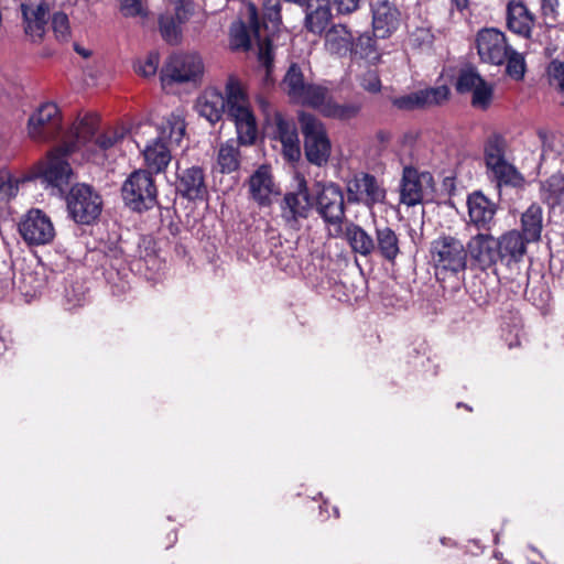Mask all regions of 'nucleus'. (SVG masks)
<instances>
[{
	"mask_svg": "<svg viewBox=\"0 0 564 564\" xmlns=\"http://www.w3.org/2000/svg\"><path fill=\"white\" fill-rule=\"evenodd\" d=\"M122 198L132 210L143 212L156 204L158 191L149 171H135L124 181Z\"/></svg>",
	"mask_w": 564,
	"mask_h": 564,
	"instance_id": "nucleus-11",
	"label": "nucleus"
},
{
	"mask_svg": "<svg viewBox=\"0 0 564 564\" xmlns=\"http://www.w3.org/2000/svg\"><path fill=\"white\" fill-rule=\"evenodd\" d=\"M488 175L496 186L523 188L525 178L522 173L510 162L505 161L487 169Z\"/></svg>",
	"mask_w": 564,
	"mask_h": 564,
	"instance_id": "nucleus-33",
	"label": "nucleus"
},
{
	"mask_svg": "<svg viewBox=\"0 0 564 564\" xmlns=\"http://www.w3.org/2000/svg\"><path fill=\"white\" fill-rule=\"evenodd\" d=\"M429 173H419L413 167H404L400 184V202L406 206H415L423 202L424 183H430Z\"/></svg>",
	"mask_w": 564,
	"mask_h": 564,
	"instance_id": "nucleus-25",
	"label": "nucleus"
},
{
	"mask_svg": "<svg viewBox=\"0 0 564 564\" xmlns=\"http://www.w3.org/2000/svg\"><path fill=\"white\" fill-rule=\"evenodd\" d=\"M249 197L261 208L270 207L274 198L281 195L269 164L259 165L247 181Z\"/></svg>",
	"mask_w": 564,
	"mask_h": 564,
	"instance_id": "nucleus-14",
	"label": "nucleus"
},
{
	"mask_svg": "<svg viewBox=\"0 0 564 564\" xmlns=\"http://www.w3.org/2000/svg\"><path fill=\"white\" fill-rule=\"evenodd\" d=\"M451 90L446 85L427 87L392 98V105L399 110L430 109L443 106L449 99Z\"/></svg>",
	"mask_w": 564,
	"mask_h": 564,
	"instance_id": "nucleus-17",
	"label": "nucleus"
},
{
	"mask_svg": "<svg viewBox=\"0 0 564 564\" xmlns=\"http://www.w3.org/2000/svg\"><path fill=\"white\" fill-rule=\"evenodd\" d=\"M274 138L282 143L284 156L289 161H296L300 159V140L297 128L294 120L284 117L282 113L274 116Z\"/></svg>",
	"mask_w": 564,
	"mask_h": 564,
	"instance_id": "nucleus-27",
	"label": "nucleus"
},
{
	"mask_svg": "<svg viewBox=\"0 0 564 564\" xmlns=\"http://www.w3.org/2000/svg\"><path fill=\"white\" fill-rule=\"evenodd\" d=\"M550 85L564 93V62L553 59L546 68Z\"/></svg>",
	"mask_w": 564,
	"mask_h": 564,
	"instance_id": "nucleus-49",
	"label": "nucleus"
},
{
	"mask_svg": "<svg viewBox=\"0 0 564 564\" xmlns=\"http://www.w3.org/2000/svg\"><path fill=\"white\" fill-rule=\"evenodd\" d=\"M476 47L480 59L492 65L505 64L508 57V45L506 36L497 29H484L478 32Z\"/></svg>",
	"mask_w": 564,
	"mask_h": 564,
	"instance_id": "nucleus-20",
	"label": "nucleus"
},
{
	"mask_svg": "<svg viewBox=\"0 0 564 564\" xmlns=\"http://www.w3.org/2000/svg\"><path fill=\"white\" fill-rule=\"evenodd\" d=\"M324 46L332 55L344 57L354 48V36L344 23H334L324 32Z\"/></svg>",
	"mask_w": 564,
	"mask_h": 564,
	"instance_id": "nucleus-28",
	"label": "nucleus"
},
{
	"mask_svg": "<svg viewBox=\"0 0 564 564\" xmlns=\"http://www.w3.org/2000/svg\"><path fill=\"white\" fill-rule=\"evenodd\" d=\"M542 12L544 15L555 17L558 8V0H541Z\"/></svg>",
	"mask_w": 564,
	"mask_h": 564,
	"instance_id": "nucleus-55",
	"label": "nucleus"
},
{
	"mask_svg": "<svg viewBox=\"0 0 564 564\" xmlns=\"http://www.w3.org/2000/svg\"><path fill=\"white\" fill-rule=\"evenodd\" d=\"M75 51L84 57H88L90 55L87 50L80 48L78 45H75Z\"/></svg>",
	"mask_w": 564,
	"mask_h": 564,
	"instance_id": "nucleus-60",
	"label": "nucleus"
},
{
	"mask_svg": "<svg viewBox=\"0 0 564 564\" xmlns=\"http://www.w3.org/2000/svg\"><path fill=\"white\" fill-rule=\"evenodd\" d=\"M19 232L29 245L43 246L53 241L55 228L51 218L40 209H31L19 224Z\"/></svg>",
	"mask_w": 564,
	"mask_h": 564,
	"instance_id": "nucleus-18",
	"label": "nucleus"
},
{
	"mask_svg": "<svg viewBox=\"0 0 564 564\" xmlns=\"http://www.w3.org/2000/svg\"><path fill=\"white\" fill-rule=\"evenodd\" d=\"M333 510H334V514H335V517H336V518H338V517H339V510H338V508H337V507H334V508H333Z\"/></svg>",
	"mask_w": 564,
	"mask_h": 564,
	"instance_id": "nucleus-62",
	"label": "nucleus"
},
{
	"mask_svg": "<svg viewBox=\"0 0 564 564\" xmlns=\"http://www.w3.org/2000/svg\"><path fill=\"white\" fill-rule=\"evenodd\" d=\"M65 307L74 310L83 306L87 301V292L83 283L74 282L65 288Z\"/></svg>",
	"mask_w": 564,
	"mask_h": 564,
	"instance_id": "nucleus-44",
	"label": "nucleus"
},
{
	"mask_svg": "<svg viewBox=\"0 0 564 564\" xmlns=\"http://www.w3.org/2000/svg\"><path fill=\"white\" fill-rule=\"evenodd\" d=\"M375 236V254L393 263L400 253L399 235L386 224H376Z\"/></svg>",
	"mask_w": 564,
	"mask_h": 564,
	"instance_id": "nucleus-29",
	"label": "nucleus"
},
{
	"mask_svg": "<svg viewBox=\"0 0 564 564\" xmlns=\"http://www.w3.org/2000/svg\"><path fill=\"white\" fill-rule=\"evenodd\" d=\"M119 10L126 18H147L149 14L147 0H119Z\"/></svg>",
	"mask_w": 564,
	"mask_h": 564,
	"instance_id": "nucleus-47",
	"label": "nucleus"
},
{
	"mask_svg": "<svg viewBox=\"0 0 564 564\" xmlns=\"http://www.w3.org/2000/svg\"><path fill=\"white\" fill-rule=\"evenodd\" d=\"M186 124L183 117L172 112L159 127L158 137L151 140L143 150L149 172H164L171 162V147L180 145L185 135Z\"/></svg>",
	"mask_w": 564,
	"mask_h": 564,
	"instance_id": "nucleus-4",
	"label": "nucleus"
},
{
	"mask_svg": "<svg viewBox=\"0 0 564 564\" xmlns=\"http://www.w3.org/2000/svg\"><path fill=\"white\" fill-rule=\"evenodd\" d=\"M507 141L503 135L494 133L488 137L484 145V159L486 167L507 161Z\"/></svg>",
	"mask_w": 564,
	"mask_h": 564,
	"instance_id": "nucleus-40",
	"label": "nucleus"
},
{
	"mask_svg": "<svg viewBox=\"0 0 564 564\" xmlns=\"http://www.w3.org/2000/svg\"><path fill=\"white\" fill-rule=\"evenodd\" d=\"M243 20L236 21L230 26V45L234 50L248 51L252 44L258 46L253 36L247 15L243 13Z\"/></svg>",
	"mask_w": 564,
	"mask_h": 564,
	"instance_id": "nucleus-38",
	"label": "nucleus"
},
{
	"mask_svg": "<svg viewBox=\"0 0 564 564\" xmlns=\"http://www.w3.org/2000/svg\"><path fill=\"white\" fill-rule=\"evenodd\" d=\"M457 406H458V408H459V406H464V408L468 409L469 411L471 410L467 404H464V403H462V402H458V403H457Z\"/></svg>",
	"mask_w": 564,
	"mask_h": 564,
	"instance_id": "nucleus-63",
	"label": "nucleus"
},
{
	"mask_svg": "<svg viewBox=\"0 0 564 564\" xmlns=\"http://www.w3.org/2000/svg\"><path fill=\"white\" fill-rule=\"evenodd\" d=\"M376 54V40L369 33H364L354 40V48L349 55L359 56L360 58H373Z\"/></svg>",
	"mask_w": 564,
	"mask_h": 564,
	"instance_id": "nucleus-48",
	"label": "nucleus"
},
{
	"mask_svg": "<svg viewBox=\"0 0 564 564\" xmlns=\"http://www.w3.org/2000/svg\"><path fill=\"white\" fill-rule=\"evenodd\" d=\"M313 108L319 110V112L327 118L344 121V120H350L352 118H356L361 110V104H359V102L339 104V102L335 101L333 98H327V89L324 87L323 100H322L321 105L313 106Z\"/></svg>",
	"mask_w": 564,
	"mask_h": 564,
	"instance_id": "nucleus-34",
	"label": "nucleus"
},
{
	"mask_svg": "<svg viewBox=\"0 0 564 564\" xmlns=\"http://www.w3.org/2000/svg\"><path fill=\"white\" fill-rule=\"evenodd\" d=\"M199 116L215 124L224 116L235 124L241 144H253L258 137V123L251 107L250 98L241 83L230 74L223 94L216 88L206 89L196 101Z\"/></svg>",
	"mask_w": 564,
	"mask_h": 564,
	"instance_id": "nucleus-1",
	"label": "nucleus"
},
{
	"mask_svg": "<svg viewBox=\"0 0 564 564\" xmlns=\"http://www.w3.org/2000/svg\"><path fill=\"white\" fill-rule=\"evenodd\" d=\"M160 64V56L158 52H150L144 62H140L137 70L144 77L155 75Z\"/></svg>",
	"mask_w": 564,
	"mask_h": 564,
	"instance_id": "nucleus-53",
	"label": "nucleus"
},
{
	"mask_svg": "<svg viewBox=\"0 0 564 564\" xmlns=\"http://www.w3.org/2000/svg\"><path fill=\"white\" fill-rule=\"evenodd\" d=\"M69 217L79 225H91L102 210V198L90 185L75 184L66 196Z\"/></svg>",
	"mask_w": 564,
	"mask_h": 564,
	"instance_id": "nucleus-7",
	"label": "nucleus"
},
{
	"mask_svg": "<svg viewBox=\"0 0 564 564\" xmlns=\"http://www.w3.org/2000/svg\"><path fill=\"white\" fill-rule=\"evenodd\" d=\"M51 26L55 39L61 43H66L70 40V25L66 13L56 11L50 14Z\"/></svg>",
	"mask_w": 564,
	"mask_h": 564,
	"instance_id": "nucleus-43",
	"label": "nucleus"
},
{
	"mask_svg": "<svg viewBox=\"0 0 564 564\" xmlns=\"http://www.w3.org/2000/svg\"><path fill=\"white\" fill-rule=\"evenodd\" d=\"M499 294V280L489 275L475 279L469 288L470 299L479 307L494 305L498 302Z\"/></svg>",
	"mask_w": 564,
	"mask_h": 564,
	"instance_id": "nucleus-30",
	"label": "nucleus"
},
{
	"mask_svg": "<svg viewBox=\"0 0 564 564\" xmlns=\"http://www.w3.org/2000/svg\"><path fill=\"white\" fill-rule=\"evenodd\" d=\"M283 90L291 101L303 106H318L323 100L324 87L307 83L301 67L293 63L282 80Z\"/></svg>",
	"mask_w": 564,
	"mask_h": 564,
	"instance_id": "nucleus-13",
	"label": "nucleus"
},
{
	"mask_svg": "<svg viewBox=\"0 0 564 564\" xmlns=\"http://www.w3.org/2000/svg\"><path fill=\"white\" fill-rule=\"evenodd\" d=\"M471 94V106L480 110H487L494 98V86L482 79L481 84Z\"/></svg>",
	"mask_w": 564,
	"mask_h": 564,
	"instance_id": "nucleus-45",
	"label": "nucleus"
},
{
	"mask_svg": "<svg viewBox=\"0 0 564 564\" xmlns=\"http://www.w3.org/2000/svg\"><path fill=\"white\" fill-rule=\"evenodd\" d=\"M18 189V183L12 181L10 173L0 171V202L14 197Z\"/></svg>",
	"mask_w": 564,
	"mask_h": 564,
	"instance_id": "nucleus-50",
	"label": "nucleus"
},
{
	"mask_svg": "<svg viewBox=\"0 0 564 564\" xmlns=\"http://www.w3.org/2000/svg\"><path fill=\"white\" fill-rule=\"evenodd\" d=\"M528 243L517 229L503 232L498 237L499 262L508 268L520 263L527 253Z\"/></svg>",
	"mask_w": 564,
	"mask_h": 564,
	"instance_id": "nucleus-26",
	"label": "nucleus"
},
{
	"mask_svg": "<svg viewBox=\"0 0 564 564\" xmlns=\"http://www.w3.org/2000/svg\"><path fill=\"white\" fill-rule=\"evenodd\" d=\"M194 7L189 1H181L175 7V13L173 14L180 25L187 22L193 15Z\"/></svg>",
	"mask_w": 564,
	"mask_h": 564,
	"instance_id": "nucleus-54",
	"label": "nucleus"
},
{
	"mask_svg": "<svg viewBox=\"0 0 564 564\" xmlns=\"http://www.w3.org/2000/svg\"><path fill=\"white\" fill-rule=\"evenodd\" d=\"M505 340H506V343H507L509 348H513V347H517V346L520 345L519 334L518 333H516L514 339H510L509 340L508 337H506Z\"/></svg>",
	"mask_w": 564,
	"mask_h": 564,
	"instance_id": "nucleus-58",
	"label": "nucleus"
},
{
	"mask_svg": "<svg viewBox=\"0 0 564 564\" xmlns=\"http://www.w3.org/2000/svg\"><path fill=\"white\" fill-rule=\"evenodd\" d=\"M176 193L188 200L204 199L207 194L205 173L200 166L177 167Z\"/></svg>",
	"mask_w": 564,
	"mask_h": 564,
	"instance_id": "nucleus-23",
	"label": "nucleus"
},
{
	"mask_svg": "<svg viewBox=\"0 0 564 564\" xmlns=\"http://www.w3.org/2000/svg\"><path fill=\"white\" fill-rule=\"evenodd\" d=\"M299 120L304 135V152L307 161L319 167L326 165L332 147L324 124L315 116L306 112H301Z\"/></svg>",
	"mask_w": 564,
	"mask_h": 564,
	"instance_id": "nucleus-10",
	"label": "nucleus"
},
{
	"mask_svg": "<svg viewBox=\"0 0 564 564\" xmlns=\"http://www.w3.org/2000/svg\"><path fill=\"white\" fill-rule=\"evenodd\" d=\"M343 234L352 252L366 258L375 254V239L361 226L350 223Z\"/></svg>",
	"mask_w": 564,
	"mask_h": 564,
	"instance_id": "nucleus-35",
	"label": "nucleus"
},
{
	"mask_svg": "<svg viewBox=\"0 0 564 564\" xmlns=\"http://www.w3.org/2000/svg\"><path fill=\"white\" fill-rule=\"evenodd\" d=\"M21 25L32 43H41L47 31L50 4L44 1H25L20 4Z\"/></svg>",
	"mask_w": 564,
	"mask_h": 564,
	"instance_id": "nucleus-16",
	"label": "nucleus"
},
{
	"mask_svg": "<svg viewBox=\"0 0 564 564\" xmlns=\"http://www.w3.org/2000/svg\"><path fill=\"white\" fill-rule=\"evenodd\" d=\"M97 129L96 115L87 113L79 118L66 135L69 142H66L65 152L82 151L87 159H104L106 151L118 144L126 134L122 129H107L101 133H97Z\"/></svg>",
	"mask_w": 564,
	"mask_h": 564,
	"instance_id": "nucleus-2",
	"label": "nucleus"
},
{
	"mask_svg": "<svg viewBox=\"0 0 564 564\" xmlns=\"http://www.w3.org/2000/svg\"><path fill=\"white\" fill-rule=\"evenodd\" d=\"M507 25L518 35L528 37L531 34L533 17L521 1H510L507 7Z\"/></svg>",
	"mask_w": 564,
	"mask_h": 564,
	"instance_id": "nucleus-32",
	"label": "nucleus"
},
{
	"mask_svg": "<svg viewBox=\"0 0 564 564\" xmlns=\"http://www.w3.org/2000/svg\"><path fill=\"white\" fill-rule=\"evenodd\" d=\"M312 208L310 194L304 185H300L296 192L285 193L281 203V218L292 229H300L301 221L306 219Z\"/></svg>",
	"mask_w": 564,
	"mask_h": 564,
	"instance_id": "nucleus-21",
	"label": "nucleus"
},
{
	"mask_svg": "<svg viewBox=\"0 0 564 564\" xmlns=\"http://www.w3.org/2000/svg\"><path fill=\"white\" fill-rule=\"evenodd\" d=\"M325 505H326V502H324V505H323V506H319L321 513H323V512H324V506H325Z\"/></svg>",
	"mask_w": 564,
	"mask_h": 564,
	"instance_id": "nucleus-64",
	"label": "nucleus"
},
{
	"mask_svg": "<svg viewBox=\"0 0 564 564\" xmlns=\"http://www.w3.org/2000/svg\"><path fill=\"white\" fill-rule=\"evenodd\" d=\"M347 203L350 205H362L368 210L386 202L387 191L373 174L357 172L345 181Z\"/></svg>",
	"mask_w": 564,
	"mask_h": 564,
	"instance_id": "nucleus-8",
	"label": "nucleus"
},
{
	"mask_svg": "<svg viewBox=\"0 0 564 564\" xmlns=\"http://www.w3.org/2000/svg\"><path fill=\"white\" fill-rule=\"evenodd\" d=\"M467 205L470 220L478 228H485L494 220L496 205L482 193L475 192L470 194L467 199Z\"/></svg>",
	"mask_w": 564,
	"mask_h": 564,
	"instance_id": "nucleus-31",
	"label": "nucleus"
},
{
	"mask_svg": "<svg viewBox=\"0 0 564 564\" xmlns=\"http://www.w3.org/2000/svg\"><path fill=\"white\" fill-rule=\"evenodd\" d=\"M239 145L242 144L238 138L220 144L217 152V166L220 173L230 174L239 170L241 161Z\"/></svg>",
	"mask_w": 564,
	"mask_h": 564,
	"instance_id": "nucleus-37",
	"label": "nucleus"
},
{
	"mask_svg": "<svg viewBox=\"0 0 564 564\" xmlns=\"http://www.w3.org/2000/svg\"><path fill=\"white\" fill-rule=\"evenodd\" d=\"M362 0H330L338 17H347L357 12L361 7Z\"/></svg>",
	"mask_w": 564,
	"mask_h": 564,
	"instance_id": "nucleus-52",
	"label": "nucleus"
},
{
	"mask_svg": "<svg viewBox=\"0 0 564 564\" xmlns=\"http://www.w3.org/2000/svg\"><path fill=\"white\" fill-rule=\"evenodd\" d=\"M452 3L458 11H463L468 7L469 0H452Z\"/></svg>",
	"mask_w": 564,
	"mask_h": 564,
	"instance_id": "nucleus-57",
	"label": "nucleus"
},
{
	"mask_svg": "<svg viewBox=\"0 0 564 564\" xmlns=\"http://www.w3.org/2000/svg\"><path fill=\"white\" fill-rule=\"evenodd\" d=\"M541 198L552 207L558 206L564 197V175L552 174L540 183Z\"/></svg>",
	"mask_w": 564,
	"mask_h": 564,
	"instance_id": "nucleus-39",
	"label": "nucleus"
},
{
	"mask_svg": "<svg viewBox=\"0 0 564 564\" xmlns=\"http://www.w3.org/2000/svg\"><path fill=\"white\" fill-rule=\"evenodd\" d=\"M23 276H24L23 278L24 282L30 285V288L32 289V291L34 293L40 291L44 286V284H45L44 279H41V280L33 279L31 273L24 274Z\"/></svg>",
	"mask_w": 564,
	"mask_h": 564,
	"instance_id": "nucleus-56",
	"label": "nucleus"
},
{
	"mask_svg": "<svg viewBox=\"0 0 564 564\" xmlns=\"http://www.w3.org/2000/svg\"><path fill=\"white\" fill-rule=\"evenodd\" d=\"M360 86L368 93H380L382 85L378 72L375 69L365 72L360 77Z\"/></svg>",
	"mask_w": 564,
	"mask_h": 564,
	"instance_id": "nucleus-51",
	"label": "nucleus"
},
{
	"mask_svg": "<svg viewBox=\"0 0 564 564\" xmlns=\"http://www.w3.org/2000/svg\"><path fill=\"white\" fill-rule=\"evenodd\" d=\"M262 11V19H260L256 4L249 2L245 8V14L258 42L259 59L269 67L273 61L272 36L282 21L280 0H263Z\"/></svg>",
	"mask_w": 564,
	"mask_h": 564,
	"instance_id": "nucleus-5",
	"label": "nucleus"
},
{
	"mask_svg": "<svg viewBox=\"0 0 564 564\" xmlns=\"http://www.w3.org/2000/svg\"><path fill=\"white\" fill-rule=\"evenodd\" d=\"M431 263L438 281L455 279L460 282L467 269V246L457 237L442 235L431 242Z\"/></svg>",
	"mask_w": 564,
	"mask_h": 564,
	"instance_id": "nucleus-3",
	"label": "nucleus"
},
{
	"mask_svg": "<svg viewBox=\"0 0 564 564\" xmlns=\"http://www.w3.org/2000/svg\"><path fill=\"white\" fill-rule=\"evenodd\" d=\"M159 30L164 41L177 44L181 39V25L173 14L166 13L159 18Z\"/></svg>",
	"mask_w": 564,
	"mask_h": 564,
	"instance_id": "nucleus-41",
	"label": "nucleus"
},
{
	"mask_svg": "<svg viewBox=\"0 0 564 564\" xmlns=\"http://www.w3.org/2000/svg\"><path fill=\"white\" fill-rule=\"evenodd\" d=\"M507 75L514 79L521 80L525 73L524 57L512 47L508 51V57L505 61Z\"/></svg>",
	"mask_w": 564,
	"mask_h": 564,
	"instance_id": "nucleus-46",
	"label": "nucleus"
},
{
	"mask_svg": "<svg viewBox=\"0 0 564 564\" xmlns=\"http://www.w3.org/2000/svg\"><path fill=\"white\" fill-rule=\"evenodd\" d=\"M372 31L375 37L388 39L400 26L401 12L389 0H376L370 3Z\"/></svg>",
	"mask_w": 564,
	"mask_h": 564,
	"instance_id": "nucleus-22",
	"label": "nucleus"
},
{
	"mask_svg": "<svg viewBox=\"0 0 564 564\" xmlns=\"http://www.w3.org/2000/svg\"><path fill=\"white\" fill-rule=\"evenodd\" d=\"M28 134L36 142H51L62 137V141L69 130L63 132V119L59 108L54 102L40 105L28 119Z\"/></svg>",
	"mask_w": 564,
	"mask_h": 564,
	"instance_id": "nucleus-9",
	"label": "nucleus"
},
{
	"mask_svg": "<svg viewBox=\"0 0 564 564\" xmlns=\"http://www.w3.org/2000/svg\"><path fill=\"white\" fill-rule=\"evenodd\" d=\"M543 229V209L533 203L521 215V235L529 242H538Z\"/></svg>",
	"mask_w": 564,
	"mask_h": 564,
	"instance_id": "nucleus-36",
	"label": "nucleus"
},
{
	"mask_svg": "<svg viewBox=\"0 0 564 564\" xmlns=\"http://www.w3.org/2000/svg\"><path fill=\"white\" fill-rule=\"evenodd\" d=\"M4 350H6L4 341L2 338H0V355H2Z\"/></svg>",
	"mask_w": 564,
	"mask_h": 564,
	"instance_id": "nucleus-61",
	"label": "nucleus"
},
{
	"mask_svg": "<svg viewBox=\"0 0 564 564\" xmlns=\"http://www.w3.org/2000/svg\"><path fill=\"white\" fill-rule=\"evenodd\" d=\"M304 11V28L308 33L322 36L333 21L330 0H308L302 6Z\"/></svg>",
	"mask_w": 564,
	"mask_h": 564,
	"instance_id": "nucleus-24",
	"label": "nucleus"
},
{
	"mask_svg": "<svg viewBox=\"0 0 564 564\" xmlns=\"http://www.w3.org/2000/svg\"><path fill=\"white\" fill-rule=\"evenodd\" d=\"M66 142H69L67 137L64 138L61 145L51 151L42 170L44 181L52 187L57 188L59 193L65 192L73 174L72 167L66 160L70 153H66L64 150Z\"/></svg>",
	"mask_w": 564,
	"mask_h": 564,
	"instance_id": "nucleus-19",
	"label": "nucleus"
},
{
	"mask_svg": "<svg viewBox=\"0 0 564 564\" xmlns=\"http://www.w3.org/2000/svg\"><path fill=\"white\" fill-rule=\"evenodd\" d=\"M482 79L475 68H463L457 76L455 88L459 94L471 93Z\"/></svg>",
	"mask_w": 564,
	"mask_h": 564,
	"instance_id": "nucleus-42",
	"label": "nucleus"
},
{
	"mask_svg": "<svg viewBox=\"0 0 564 564\" xmlns=\"http://www.w3.org/2000/svg\"><path fill=\"white\" fill-rule=\"evenodd\" d=\"M204 74V63L197 53H174L161 69L163 85L196 83Z\"/></svg>",
	"mask_w": 564,
	"mask_h": 564,
	"instance_id": "nucleus-12",
	"label": "nucleus"
},
{
	"mask_svg": "<svg viewBox=\"0 0 564 564\" xmlns=\"http://www.w3.org/2000/svg\"><path fill=\"white\" fill-rule=\"evenodd\" d=\"M120 253H121V250L117 246H115L113 248L109 249V253H107V254L117 259Z\"/></svg>",
	"mask_w": 564,
	"mask_h": 564,
	"instance_id": "nucleus-59",
	"label": "nucleus"
},
{
	"mask_svg": "<svg viewBox=\"0 0 564 564\" xmlns=\"http://www.w3.org/2000/svg\"><path fill=\"white\" fill-rule=\"evenodd\" d=\"M313 200L317 215L330 235L340 236L346 219L345 194L341 186L332 181L316 182Z\"/></svg>",
	"mask_w": 564,
	"mask_h": 564,
	"instance_id": "nucleus-6",
	"label": "nucleus"
},
{
	"mask_svg": "<svg viewBox=\"0 0 564 564\" xmlns=\"http://www.w3.org/2000/svg\"><path fill=\"white\" fill-rule=\"evenodd\" d=\"M466 246L473 268L487 271L500 263L498 238L490 232H478L471 236Z\"/></svg>",
	"mask_w": 564,
	"mask_h": 564,
	"instance_id": "nucleus-15",
	"label": "nucleus"
}]
</instances>
